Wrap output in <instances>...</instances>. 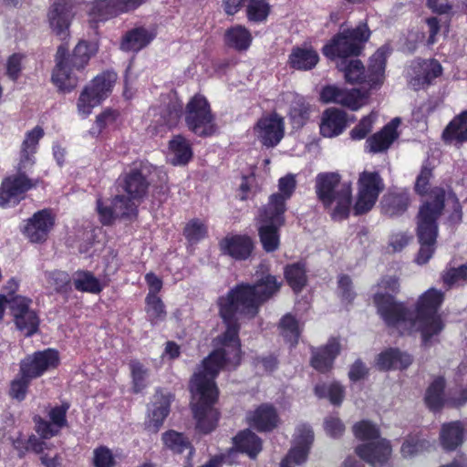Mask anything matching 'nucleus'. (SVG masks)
I'll return each mask as SVG.
<instances>
[{
    "label": "nucleus",
    "mask_w": 467,
    "mask_h": 467,
    "mask_svg": "<svg viewBox=\"0 0 467 467\" xmlns=\"http://www.w3.org/2000/svg\"><path fill=\"white\" fill-rule=\"evenodd\" d=\"M309 111L310 107L306 101V99L296 95L289 109V115L292 120L298 125H303L309 117Z\"/></svg>",
    "instance_id": "48"
},
{
    "label": "nucleus",
    "mask_w": 467,
    "mask_h": 467,
    "mask_svg": "<svg viewBox=\"0 0 467 467\" xmlns=\"http://www.w3.org/2000/svg\"><path fill=\"white\" fill-rule=\"evenodd\" d=\"M97 51L98 47L95 44L85 40L78 43L71 56L67 53V47L59 46L55 57L56 67L52 73L53 83L62 91L72 90L78 81L73 71H82Z\"/></svg>",
    "instance_id": "5"
},
{
    "label": "nucleus",
    "mask_w": 467,
    "mask_h": 467,
    "mask_svg": "<svg viewBox=\"0 0 467 467\" xmlns=\"http://www.w3.org/2000/svg\"><path fill=\"white\" fill-rule=\"evenodd\" d=\"M258 139L266 147H275L284 137V119L273 113L261 118L254 127Z\"/></svg>",
    "instance_id": "21"
},
{
    "label": "nucleus",
    "mask_w": 467,
    "mask_h": 467,
    "mask_svg": "<svg viewBox=\"0 0 467 467\" xmlns=\"http://www.w3.org/2000/svg\"><path fill=\"white\" fill-rule=\"evenodd\" d=\"M182 114V103L175 93L161 95L160 103L149 109V130L152 134L167 132L175 127Z\"/></svg>",
    "instance_id": "10"
},
{
    "label": "nucleus",
    "mask_w": 467,
    "mask_h": 467,
    "mask_svg": "<svg viewBox=\"0 0 467 467\" xmlns=\"http://www.w3.org/2000/svg\"><path fill=\"white\" fill-rule=\"evenodd\" d=\"M114 0H96L93 4L91 14L99 20H107L116 16Z\"/></svg>",
    "instance_id": "56"
},
{
    "label": "nucleus",
    "mask_w": 467,
    "mask_h": 467,
    "mask_svg": "<svg viewBox=\"0 0 467 467\" xmlns=\"http://www.w3.org/2000/svg\"><path fill=\"white\" fill-rule=\"evenodd\" d=\"M156 168L148 161H136L123 174L122 189L133 200L143 199L150 187L149 177Z\"/></svg>",
    "instance_id": "14"
},
{
    "label": "nucleus",
    "mask_w": 467,
    "mask_h": 467,
    "mask_svg": "<svg viewBox=\"0 0 467 467\" xmlns=\"http://www.w3.org/2000/svg\"><path fill=\"white\" fill-rule=\"evenodd\" d=\"M429 443L425 441L419 439L410 438L404 441L401 446V453L404 457H411L418 452H420L427 449Z\"/></svg>",
    "instance_id": "60"
},
{
    "label": "nucleus",
    "mask_w": 467,
    "mask_h": 467,
    "mask_svg": "<svg viewBox=\"0 0 467 467\" xmlns=\"http://www.w3.org/2000/svg\"><path fill=\"white\" fill-rule=\"evenodd\" d=\"M145 304V311L151 325H156L165 320L167 316L165 305L157 295L148 293Z\"/></svg>",
    "instance_id": "44"
},
{
    "label": "nucleus",
    "mask_w": 467,
    "mask_h": 467,
    "mask_svg": "<svg viewBox=\"0 0 467 467\" xmlns=\"http://www.w3.org/2000/svg\"><path fill=\"white\" fill-rule=\"evenodd\" d=\"M442 281L449 288L467 283V264L459 267L446 269L442 274Z\"/></svg>",
    "instance_id": "52"
},
{
    "label": "nucleus",
    "mask_w": 467,
    "mask_h": 467,
    "mask_svg": "<svg viewBox=\"0 0 467 467\" xmlns=\"http://www.w3.org/2000/svg\"><path fill=\"white\" fill-rule=\"evenodd\" d=\"M234 448L241 452L246 453L254 459L262 451V441L260 438L250 430L241 431L234 438Z\"/></svg>",
    "instance_id": "38"
},
{
    "label": "nucleus",
    "mask_w": 467,
    "mask_h": 467,
    "mask_svg": "<svg viewBox=\"0 0 467 467\" xmlns=\"http://www.w3.org/2000/svg\"><path fill=\"white\" fill-rule=\"evenodd\" d=\"M73 284L80 292L99 294L103 289L100 281L89 271H77L73 275Z\"/></svg>",
    "instance_id": "42"
},
{
    "label": "nucleus",
    "mask_w": 467,
    "mask_h": 467,
    "mask_svg": "<svg viewBox=\"0 0 467 467\" xmlns=\"http://www.w3.org/2000/svg\"><path fill=\"white\" fill-rule=\"evenodd\" d=\"M442 139L447 143L462 144L467 141V110L456 116L442 132Z\"/></svg>",
    "instance_id": "34"
},
{
    "label": "nucleus",
    "mask_w": 467,
    "mask_h": 467,
    "mask_svg": "<svg viewBox=\"0 0 467 467\" xmlns=\"http://www.w3.org/2000/svg\"><path fill=\"white\" fill-rule=\"evenodd\" d=\"M347 126V116L343 110L331 108L323 112L319 125L320 133L327 138L338 136Z\"/></svg>",
    "instance_id": "30"
},
{
    "label": "nucleus",
    "mask_w": 467,
    "mask_h": 467,
    "mask_svg": "<svg viewBox=\"0 0 467 467\" xmlns=\"http://www.w3.org/2000/svg\"><path fill=\"white\" fill-rule=\"evenodd\" d=\"M285 275L295 292L301 291L306 284V268L303 264L296 263L286 266Z\"/></svg>",
    "instance_id": "46"
},
{
    "label": "nucleus",
    "mask_w": 467,
    "mask_h": 467,
    "mask_svg": "<svg viewBox=\"0 0 467 467\" xmlns=\"http://www.w3.org/2000/svg\"><path fill=\"white\" fill-rule=\"evenodd\" d=\"M30 381L31 379L29 378L18 374V377L11 381L9 389L10 397L19 401L25 400Z\"/></svg>",
    "instance_id": "57"
},
{
    "label": "nucleus",
    "mask_w": 467,
    "mask_h": 467,
    "mask_svg": "<svg viewBox=\"0 0 467 467\" xmlns=\"http://www.w3.org/2000/svg\"><path fill=\"white\" fill-rule=\"evenodd\" d=\"M376 119V115L370 113L360 119L358 124L355 126L350 131V137L353 140H362L372 130L373 123Z\"/></svg>",
    "instance_id": "58"
},
{
    "label": "nucleus",
    "mask_w": 467,
    "mask_h": 467,
    "mask_svg": "<svg viewBox=\"0 0 467 467\" xmlns=\"http://www.w3.org/2000/svg\"><path fill=\"white\" fill-rule=\"evenodd\" d=\"M412 362L411 357L396 348H389L381 352L377 358V367L380 370L404 369Z\"/></svg>",
    "instance_id": "33"
},
{
    "label": "nucleus",
    "mask_w": 467,
    "mask_h": 467,
    "mask_svg": "<svg viewBox=\"0 0 467 467\" xmlns=\"http://www.w3.org/2000/svg\"><path fill=\"white\" fill-rule=\"evenodd\" d=\"M31 300L16 296L8 298V305L19 331L26 337H31L38 330L39 318L36 312L30 309Z\"/></svg>",
    "instance_id": "17"
},
{
    "label": "nucleus",
    "mask_w": 467,
    "mask_h": 467,
    "mask_svg": "<svg viewBox=\"0 0 467 467\" xmlns=\"http://www.w3.org/2000/svg\"><path fill=\"white\" fill-rule=\"evenodd\" d=\"M46 439L37 437L35 434L30 435L27 439L19 435L13 440V447L17 451L19 458H24L27 452H41L42 449H50L53 444L45 441Z\"/></svg>",
    "instance_id": "40"
},
{
    "label": "nucleus",
    "mask_w": 467,
    "mask_h": 467,
    "mask_svg": "<svg viewBox=\"0 0 467 467\" xmlns=\"http://www.w3.org/2000/svg\"><path fill=\"white\" fill-rule=\"evenodd\" d=\"M315 393L319 398L327 397L331 403L339 405L344 398L343 387L338 383H331L330 385H317L315 388Z\"/></svg>",
    "instance_id": "50"
},
{
    "label": "nucleus",
    "mask_w": 467,
    "mask_h": 467,
    "mask_svg": "<svg viewBox=\"0 0 467 467\" xmlns=\"http://www.w3.org/2000/svg\"><path fill=\"white\" fill-rule=\"evenodd\" d=\"M318 60V54L313 48L295 47L289 55L288 63L295 69L310 70L317 66Z\"/></svg>",
    "instance_id": "36"
},
{
    "label": "nucleus",
    "mask_w": 467,
    "mask_h": 467,
    "mask_svg": "<svg viewBox=\"0 0 467 467\" xmlns=\"http://www.w3.org/2000/svg\"><path fill=\"white\" fill-rule=\"evenodd\" d=\"M445 379L442 377H437L428 387L425 394V403L427 407L433 411L440 410L444 403Z\"/></svg>",
    "instance_id": "41"
},
{
    "label": "nucleus",
    "mask_w": 467,
    "mask_h": 467,
    "mask_svg": "<svg viewBox=\"0 0 467 467\" xmlns=\"http://www.w3.org/2000/svg\"><path fill=\"white\" fill-rule=\"evenodd\" d=\"M97 212L99 216V221L104 225H109L113 223L116 218H119L115 215L113 205L105 206L100 199L97 200Z\"/></svg>",
    "instance_id": "62"
},
{
    "label": "nucleus",
    "mask_w": 467,
    "mask_h": 467,
    "mask_svg": "<svg viewBox=\"0 0 467 467\" xmlns=\"http://www.w3.org/2000/svg\"><path fill=\"white\" fill-rule=\"evenodd\" d=\"M444 299L443 293L430 288L424 292L416 304V315L409 317L403 304L395 301L389 294L377 293L374 303L379 314L389 327H395L400 335L420 331L424 346L436 341V337L441 332L444 325L438 310Z\"/></svg>",
    "instance_id": "2"
},
{
    "label": "nucleus",
    "mask_w": 467,
    "mask_h": 467,
    "mask_svg": "<svg viewBox=\"0 0 467 467\" xmlns=\"http://www.w3.org/2000/svg\"><path fill=\"white\" fill-rule=\"evenodd\" d=\"M43 136L44 130L39 126L26 133L20 149L16 173L5 178L1 183L0 206L4 207L10 202H18L27 191L37 185L38 180L30 179L26 174V170L34 166L35 154Z\"/></svg>",
    "instance_id": "4"
},
{
    "label": "nucleus",
    "mask_w": 467,
    "mask_h": 467,
    "mask_svg": "<svg viewBox=\"0 0 467 467\" xmlns=\"http://www.w3.org/2000/svg\"><path fill=\"white\" fill-rule=\"evenodd\" d=\"M172 399L173 396L170 392L163 393L161 390L156 391L153 409L150 412L148 421L146 422L147 428L150 431L157 432L160 430L170 412Z\"/></svg>",
    "instance_id": "29"
},
{
    "label": "nucleus",
    "mask_w": 467,
    "mask_h": 467,
    "mask_svg": "<svg viewBox=\"0 0 467 467\" xmlns=\"http://www.w3.org/2000/svg\"><path fill=\"white\" fill-rule=\"evenodd\" d=\"M368 96L367 91L358 88L346 89L335 85H328L322 88L320 99L324 103H336L357 110L366 103Z\"/></svg>",
    "instance_id": "18"
},
{
    "label": "nucleus",
    "mask_w": 467,
    "mask_h": 467,
    "mask_svg": "<svg viewBox=\"0 0 467 467\" xmlns=\"http://www.w3.org/2000/svg\"><path fill=\"white\" fill-rule=\"evenodd\" d=\"M183 234L191 244H196L206 236L207 227L200 220L193 219L186 224Z\"/></svg>",
    "instance_id": "54"
},
{
    "label": "nucleus",
    "mask_w": 467,
    "mask_h": 467,
    "mask_svg": "<svg viewBox=\"0 0 467 467\" xmlns=\"http://www.w3.org/2000/svg\"><path fill=\"white\" fill-rule=\"evenodd\" d=\"M170 150L174 154L172 163L184 165L192 157V150L189 141L182 135H176L170 140Z\"/></svg>",
    "instance_id": "43"
},
{
    "label": "nucleus",
    "mask_w": 467,
    "mask_h": 467,
    "mask_svg": "<svg viewBox=\"0 0 467 467\" xmlns=\"http://www.w3.org/2000/svg\"><path fill=\"white\" fill-rule=\"evenodd\" d=\"M55 224V216L48 209L34 213L24 228V234L31 243H44Z\"/></svg>",
    "instance_id": "22"
},
{
    "label": "nucleus",
    "mask_w": 467,
    "mask_h": 467,
    "mask_svg": "<svg viewBox=\"0 0 467 467\" xmlns=\"http://www.w3.org/2000/svg\"><path fill=\"white\" fill-rule=\"evenodd\" d=\"M119 116V111L106 109L96 118V126L98 128V132L100 133L105 128L109 125H112Z\"/></svg>",
    "instance_id": "61"
},
{
    "label": "nucleus",
    "mask_w": 467,
    "mask_h": 467,
    "mask_svg": "<svg viewBox=\"0 0 467 467\" xmlns=\"http://www.w3.org/2000/svg\"><path fill=\"white\" fill-rule=\"evenodd\" d=\"M315 190L333 220L341 221L348 216L352 202L350 182H342L337 172H321L316 177Z\"/></svg>",
    "instance_id": "6"
},
{
    "label": "nucleus",
    "mask_w": 467,
    "mask_h": 467,
    "mask_svg": "<svg viewBox=\"0 0 467 467\" xmlns=\"http://www.w3.org/2000/svg\"><path fill=\"white\" fill-rule=\"evenodd\" d=\"M258 232L260 241L265 252L275 251L279 247L278 231L285 223L283 213L263 208L258 215Z\"/></svg>",
    "instance_id": "15"
},
{
    "label": "nucleus",
    "mask_w": 467,
    "mask_h": 467,
    "mask_svg": "<svg viewBox=\"0 0 467 467\" xmlns=\"http://www.w3.org/2000/svg\"><path fill=\"white\" fill-rule=\"evenodd\" d=\"M47 284L58 293H67L71 289L70 277L67 272L52 271L46 273Z\"/></svg>",
    "instance_id": "53"
},
{
    "label": "nucleus",
    "mask_w": 467,
    "mask_h": 467,
    "mask_svg": "<svg viewBox=\"0 0 467 467\" xmlns=\"http://www.w3.org/2000/svg\"><path fill=\"white\" fill-rule=\"evenodd\" d=\"M157 36L155 26L145 27L135 26L128 30L122 36L119 48L124 52H139L148 47Z\"/></svg>",
    "instance_id": "23"
},
{
    "label": "nucleus",
    "mask_w": 467,
    "mask_h": 467,
    "mask_svg": "<svg viewBox=\"0 0 467 467\" xmlns=\"http://www.w3.org/2000/svg\"><path fill=\"white\" fill-rule=\"evenodd\" d=\"M339 352V342L336 338H331L324 347L312 349L311 366L316 370L326 373L333 368L334 360Z\"/></svg>",
    "instance_id": "28"
},
{
    "label": "nucleus",
    "mask_w": 467,
    "mask_h": 467,
    "mask_svg": "<svg viewBox=\"0 0 467 467\" xmlns=\"http://www.w3.org/2000/svg\"><path fill=\"white\" fill-rule=\"evenodd\" d=\"M93 463L95 467H114L115 459L109 448L99 446L94 450Z\"/></svg>",
    "instance_id": "59"
},
{
    "label": "nucleus",
    "mask_w": 467,
    "mask_h": 467,
    "mask_svg": "<svg viewBox=\"0 0 467 467\" xmlns=\"http://www.w3.org/2000/svg\"><path fill=\"white\" fill-rule=\"evenodd\" d=\"M270 12L271 5L267 0H248L245 6L246 18L251 23L266 21Z\"/></svg>",
    "instance_id": "45"
},
{
    "label": "nucleus",
    "mask_w": 467,
    "mask_h": 467,
    "mask_svg": "<svg viewBox=\"0 0 467 467\" xmlns=\"http://www.w3.org/2000/svg\"><path fill=\"white\" fill-rule=\"evenodd\" d=\"M463 426L460 421L443 424L440 433L441 443L446 451H454L463 441Z\"/></svg>",
    "instance_id": "37"
},
{
    "label": "nucleus",
    "mask_w": 467,
    "mask_h": 467,
    "mask_svg": "<svg viewBox=\"0 0 467 467\" xmlns=\"http://www.w3.org/2000/svg\"><path fill=\"white\" fill-rule=\"evenodd\" d=\"M296 186V182L293 174H287L278 181V193H273L269 197L268 203L264 207L279 213H285V202L292 196Z\"/></svg>",
    "instance_id": "31"
},
{
    "label": "nucleus",
    "mask_w": 467,
    "mask_h": 467,
    "mask_svg": "<svg viewBox=\"0 0 467 467\" xmlns=\"http://www.w3.org/2000/svg\"><path fill=\"white\" fill-rule=\"evenodd\" d=\"M433 177V168L426 161L416 178L414 191L428 198L421 202L416 215V235L420 250L415 258L418 265H424L432 257L439 234L438 220L443 213L447 192L443 187L436 186L429 192L430 182Z\"/></svg>",
    "instance_id": "3"
},
{
    "label": "nucleus",
    "mask_w": 467,
    "mask_h": 467,
    "mask_svg": "<svg viewBox=\"0 0 467 467\" xmlns=\"http://www.w3.org/2000/svg\"><path fill=\"white\" fill-rule=\"evenodd\" d=\"M223 254L235 260L247 259L254 249V243L247 235H228L219 244Z\"/></svg>",
    "instance_id": "26"
},
{
    "label": "nucleus",
    "mask_w": 467,
    "mask_h": 467,
    "mask_svg": "<svg viewBox=\"0 0 467 467\" xmlns=\"http://www.w3.org/2000/svg\"><path fill=\"white\" fill-rule=\"evenodd\" d=\"M410 202L407 189L393 188L382 197L381 209L384 214L394 217L404 213Z\"/></svg>",
    "instance_id": "27"
},
{
    "label": "nucleus",
    "mask_w": 467,
    "mask_h": 467,
    "mask_svg": "<svg viewBox=\"0 0 467 467\" xmlns=\"http://www.w3.org/2000/svg\"><path fill=\"white\" fill-rule=\"evenodd\" d=\"M59 363L58 352L53 348L36 351L20 361L19 374L31 380L41 377L46 371L55 368Z\"/></svg>",
    "instance_id": "16"
},
{
    "label": "nucleus",
    "mask_w": 467,
    "mask_h": 467,
    "mask_svg": "<svg viewBox=\"0 0 467 467\" xmlns=\"http://www.w3.org/2000/svg\"><path fill=\"white\" fill-rule=\"evenodd\" d=\"M384 190L383 179L378 171H364L358 176V195L353 211L360 215L370 211Z\"/></svg>",
    "instance_id": "13"
},
{
    "label": "nucleus",
    "mask_w": 467,
    "mask_h": 467,
    "mask_svg": "<svg viewBox=\"0 0 467 467\" xmlns=\"http://www.w3.org/2000/svg\"><path fill=\"white\" fill-rule=\"evenodd\" d=\"M252 41L253 36L251 32L242 25L231 26L224 33L225 45L237 51L247 50Z\"/></svg>",
    "instance_id": "35"
},
{
    "label": "nucleus",
    "mask_w": 467,
    "mask_h": 467,
    "mask_svg": "<svg viewBox=\"0 0 467 467\" xmlns=\"http://www.w3.org/2000/svg\"><path fill=\"white\" fill-rule=\"evenodd\" d=\"M246 419L251 426L260 431H271L278 423V416L275 408L268 404H263L254 411L248 412Z\"/></svg>",
    "instance_id": "32"
},
{
    "label": "nucleus",
    "mask_w": 467,
    "mask_h": 467,
    "mask_svg": "<svg viewBox=\"0 0 467 467\" xmlns=\"http://www.w3.org/2000/svg\"><path fill=\"white\" fill-rule=\"evenodd\" d=\"M117 80L116 73L105 71L94 78L81 92L78 100V113L88 116L93 108L99 105L110 93Z\"/></svg>",
    "instance_id": "12"
},
{
    "label": "nucleus",
    "mask_w": 467,
    "mask_h": 467,
    "mask_svg": "<svg viewBox=\"0 0 467 467\" xmlns=\"http://www.w3.org/2000/svg\"><path fill=\"white\" fill-rule=\"evenodd\" d=\"M338 289L341 297L348 302L352 301L355 294L352 291V281L348 275H342L338 277Z\"/></svg>",
    "instance_id": "63"
},
{
    "label": "nucleus",
    "mask_w": 467,
    "mask_h": 467,
    "mask_svg": "<svg viewBox=\"0 0 467 467\" xmlns=\"http://www.w3.org/2000/svg\"><path fill=\"white\" fill-rule=\"evenodd\" d=\"M279 329L282 336L290 342L296 345L300 337L301 329L297 320L291 314L285 315L279 322Z\"/></svg>",
    "instance_id": "47"
},
{
    "label": "nucleus",
    "mask_w": 467,
    "mask_h": 467,
    "mask_svg": "<svg viewBox=\"0 0 467 467\" xmlns=\"http://www.w3.org/2000/svg\"><path fill=\"white\" fill-rule=\"evenodd\" d=\"M129 195H116L112 200L115 215L119 218H130L137 214V206Z\"/></svg>",
    "instance_id": "49"
},
{
    "label": "nucleus",
    "mask_w": 467,
    "mask_h": 467,
    "mask_svg": "<svg viewBox=\"0 0 467 467\" xmlns=\"http://www.w3.org/2000/svg\"><path fill=\"white\" fill-rule=\"evenodd\" d=\"M79 0H62L54 3L47 13V20L50 28L57 36L65 38L68 36V29L73 17V6Z\"/></svg>",
    "instance_id": "20"
},
{
    "label": "nucleus",
    "mask_w": 467,
    "mask_h": 467,
    "mask_svg": "<svg viewBox=\"0 0 467 467\" xmlns=\"http://www.w3.org/2000/svg\"><path fill=\"white\" fill-rule=\"evenodd\" d=\"M185 122L189 130L200 137L212 136L217 130L210 105L202 95L193 96L187 103Z\"/></svg>",
    "instance_id": "11"
},
{
    "label": "nucleus",
    "mask_w": 467,
    "mask_h": 467,
    "mask_svg": "<svg viewBox=\"0 0 467 467\" xmlns=\"http://www.w3.org/2000/svg\"><path fill=\"white\" fill-rule=\"evenodd\" d=\"M129 366L132 378V389L138 393L146 387L148 369L137 359L130 360Z\"/></svg>",
    "instance_id": "51"
},
{
    "label": "nucleus",
    "mask_w": 467,
    "mask_h": 467,
    "mask_svg": "<svg viewBox=\"0 0 467 467\" xmlns=\"http://www.w3.org/2000/svg\"><path fill=\"white\" fill-rule=\"evenodd\" d=\"M161 441L164 448L171 451L172 453L181 454L185 451H189V455L192 456L194 452L191 441L182 432L169 430L162 433Z\"/></svg>",
    "instance_id": "39"
},
{
    "label": "nucleus",
    "mask_w": 467,
    "mask_h": 467,
    "mask_svg": "<svg viewBox=\"0 0 467 467\" xmlns=\"http://www.w3.org/2000/svg\"><path fill=\"white\" fill-rule=\"evenodd\" d=\"M69 409L67 402L55 406L48 411L50 421L36 415L33 419L35 431L42 439H50L59 434L61 429L67 426V412Z\"/></svg>",
    "instance_id": "19"
},
{
    "label": "nucleus",
    "mask_w": 467,
    "mask_h": 467,
    "mask_svg": "<svg viewBox=\"0 0 467 467\" xmlns=\"http://www.w3.org/2000/svg\"><path fill=\"white\" fill-rule=\"evenodd\" d=\"M422 70V77L419 78L421 84L429 85L431 81L441 74L442 67L441 64L435 59L424 60L420 64Z\"/></svg>",
    "instance_id": "55"
},
{
    "label": "nucleus",
    "mask_w": 467,
    "mask_h": 467,
    "mask_svg": "<svg viewBox=\"0 0 467 467\" xmlns=\"http://www.w3.org/2000/svg\"><path fill=\"white\" fill-rule=\"evenodd\" d=\"M370 36V30L366 23H360L357 27L341 30L330 44L323 48L327 57H338L346 59L350 56H358L364 48V44Z\"/></svg>",
    "instance_id": "9"
},
{
    "label": "nucleus",
    "mask_w": 467,
    "mask_h": 467,
    "mask_svg": "<svg viewBox=\"0 0 467 467\" xmlns=\"http://www.w3.org/2000/svg\"><path fill=\"white\" fill-rule=\"evenodd\" d=\"M387 50L379 48L369 58L368 69L359 59H342L337 65L344 73L347 82L350 84H365L369 88L381 86L385 78Z\"/></svg>",
    "instance_id": "7"
},
{
    "label": "nucleus",
    "mask_w": 467,
    "mask_h": 467,
    "mask_svg": "<svg viewBox=\"0 0 467 467\" xmlns=\"http://www.w3.org/2000/svg\"><path fill=\"white\" fill-rule=\"evenodd\" d=\"M313 441L314 433L310 426L306 424L299 425L295 434V446L283 460H287L289 464L299 465L304 463L307 459Z\"/></svg>",
    "instance_id": "25"
},
{
    "label": "nucleus",
    "mask_w": 467,
    "mask_h": 467,
    "mask_svg": "<svg viewBox=\"0 0 467 467\" xmlns=\"http://www.w3.org/2000/svg\"><path fill=\"white\" fill-rule=\"evenodd\" d=\"M325 430L331 437H338L344 432L345 427L338 418L328 417L325 420Z\"/></svg>",
    "instance_id": "64"
},
{
    "label": "nucleus",
    "mask_w": 467,
    "mask_h": 467,
    "mask_svg": "<svg viewBox=\"0 0 467 467\" xmlns=\"http://www.w3.org/2000/svg\"><path fill=\"white\" fill-rule=\"evenodd\" d=\"M279 287L275 276L268 275L254 285L239 284L224 296L219 297V315L226 330L216 338L219 348L202 360L190 381L192 408L196 428L200 431L211 432L219 419V413L213 406L219 395L214 380L220 370L223 366L235 368L241 362L238 318H254L260 306L277 293Z\"/></svg>",
    "instance_id": "1"
},
{
    "label": "nucleus",
    "mask_w": 467,
    "mask_h": 467,
    "mask_svg": "<svg viewBox=\"0 0 467 467\" xmlns=\"http://www.w3.org/2000/svg\"><path fill=\"white\" fill-rule=\"evenodd\" d=\"M353 432L356 438L362 441L378 440L375 442H368L358 446L357 454L365 462L378 467L383 465L389 458L391 447L385 439H379L378 427L368 420H361L353 426Z\"/></svg>",
    "instance_id": "8"
},
{
    "label": "nucleus",
    "mask_w": 467,
    "mask_h": 467,
    "mask_svg": "<svg viewBox=\"0 0 467 467\" xmlns=\"http://www.w3.org/2000/svg\"><path fill=\"white\" fill-rule=\"evenodd\" d=\"M400 124V119L395 118L379 131L368 137L365 143L366 150L373 154L386 151L399 138L397 130Z\"/></svg>",
    "instance_id": "24"
}]
</instances>
